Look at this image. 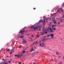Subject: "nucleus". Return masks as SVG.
<instances>
[{
	"label": "nucleus",
	"mask_w": 64,
	"mask_h": 64,
	"mask_svg": "<svg viewBox=\"0 0 64 64\" xmlns=\"http://www.w3.org/2000/svg\"><path fill=\"white\" fill-rule=\"evenodd\" d=\"M54 16H52L50 17V20L51 21H54Z\"/></svg>",
	"instance_id": "nucleus-1"
},
{
	"label": "nucleus",
	"mask_w": 64,
	"mask_h": 64,
	"mask_svg": "<svg viewBox=\"0 0 64 64\" xmlns=\"http://www.w3.org/2000/svg\"><path fill=\"white\" fill-rule=\"evenodd\" d=\"M33 26H31V27H30V28H33V29H34V31H35V30H36H36H37V29L38 28V27L36 26L35 27H33Z\"/></svg>",
	"instance_id": "nucleus-2"
},
{
	"label": "nucleus",
	"mask_w": 64,
	"mask_h": 64,
	"mask_svg": "<svg viewBox=\"0 0 64 64\" xmlns=\"http://www.w3.org/2000/svg\"><path fill=\"white\" fill-rule=\"evenodd\" d=\"M22 33H23V34H24V33H27V32L26 30H22Z\"/></svg>",
	"instance_id": "nucleus-3"
},
{
	"label": "nucleus",
	"mask_w": 64,
	"mask_h": 64,
	"mask_svg": "<svg viewBox=\"0 0 64 64\" xmlns=\"http://www.w3.org/2000/svg\"><path fill=\"white\" fill-rule=\"evenodd\" d=\"M43 20H44V21L45 22H46H46H47V20H48V19H47V20H46V19L45 18H44L43 17Z\"/></svg>",
	"instance_id": "nucleus-4"
},
{
	"label": "nucleus",
	"mask_w": 64,
	"mask_h": 64,
	"mask_svg": "<svg viewBox=\"0 0 64 64\" xmlns=\"http://www.w3.org/2000/svg\"><path fill=\"white\" fill-rule=\"evenodd\" d=\"M50 36H51V37H51V38H53L54 37V34H51L50 35Z\"/></svg>",
	"instance_id": "nucleus-5"
},
{
	"label": "nucleus",
	"mask_w": 64,
	"mask_h": 64,
	"mask_svg": "<svg viewBox=\"0 0 64 64\" xmlns=\"http://www.w3.org/2000/svg\"><path fill=\"white\" fill-rule=\"evenodd\" d=\"M45 45V44L43 42H42V47H44V46Z\"/></svg>",
	"instance_id": "nucleus-6"
},
{
	"label": "nucleus",
	"mask_w": 64,
	"mask_h": 64,
	"mask_svg": "<svg viewBox=\"0 0 64 64\" xmlns=\"http://www.w3.org/2000/svg\"><path fill=\"white\" fill-rule=\"evenodd\" d=\"M24 41L22 42V44H23V45L25 44V43H26V41H24V40H23Z\"/></svg>",
	"instance_id": "nucleus-7"
},
{
	"label": "nucleus",
	"mask_w": 64,
	"mask_h": 64,
	"mask_svg": "<svg viewBox=\"0 0 64 64\" xmlns=\"http://www.w3.org/2000/svg\"><path fill=\"white\" fill-rule=\"evenodd\" d=\"M44 33H45V32H43L41 34V36H42V35H44Z\"/></svg>",
	"instance_id": "nucleus-8"
},
{
	"label": "nucleus",
	"mask_w": 64,
	"mask_h": 64,
	"mask_svg": "<svg viewBox=\"0 0 64 64\" xmlns=\"http://www.w3.org/2000/svg\"><path fill=\"white\" fill-rule=\"evenodd\" d=\"M19 34H20V33H21V34H23V33L22 32V31L21 30L19 32Z\"/></svg>",
	"instance_id": "nucleus-9"
},
{
	"label": "nucleus",
	"mask_w": 64,
	"mask_h": 64,
	"mask_svg": "<svg viewBox=\"0 0 64 64\" xmlns=\"http://www.w3.org/2000/svg\"><path fill=\"white\" fill-rule=\"evenodd\" d=\"M22 55V56L23 57V58H25V56L23 54H21Z\"/></svg>",
	"instance_id": "nucleus-10"
},
{
	"label": "nucleus",
	"mask_w": 64,
	"mask_h": 64,
	"mask_svg": "<svg viewBox=\"0 0 64 64\" xmlns=\"http://www.w3.org/2000/svg\"><path fill=\"white\" fill-rule=\"evenodd\" d=\"M25 51L24 50L21 52V54H23V53H25Z\"/></svg>",
	"instance_id": "nucleus-11"
},
{
	"label": "nucleus",
	"mask_w": 64,
	"mask_h": 64,
	"mask_svg": "<svg viewBox=\"0 0 64 64\" xmlns=\"http://www.w3.org/2000/svg\"><path fill=\"white\" fill-rule=\"evenodd\" d=\"M60 8H59L58 10L57 11V12H59V10H60Z\"/></svg>",
	"instance_id": "nucleus-12"
},
{
	"label": "nucleus",
	"mask_w": 64,
	"mask_h": 64,
	"mask_svg": "<svg viewBox=\"0 0 64 64\" xmlns=\"http://www.w3.org/2000/svg\"><path fill=\"white\" fill-rule=\"evenodd\" d=\"M59 54V52H56V55H58Z\"/></svg>",
	"instance_id": "nucleus-13"
},
{
	"label": "nucleus",
	"mask_w": 64,
	"mask_h": 64,
	"mask_svg": "<svg viewBox=\"0 0 64 64\" xmlns=\"http://www.w3.org/2000/svg\"><path fill=\"white\" fill-rule=\"evenodd\" d=\"M6 51H10V50L9 49H8L6 50Z\"/></svg>",
	"instance_id": "nucleus-14"
},
{
	"label": "nucleus",
	"mask_w": 64,
	"mask_h": 64,
	"mask_svg": "<svg viewBox=\"0 0 64 64\" xmlns=\"http://www.w3.org/2000/svg\"><path fill=\"white\" fill-rule=\"evenodd\" d=\"M13 50H14V48H13L12 50H10V51L11 52L12 51H13Z\"/></svg>",
	"instance_id": "nucleus-15"
},
{
	"label": "nucleus",
	"mask_w": 64,
	"mask_h": 64,
	"mask_svg": "<svg viewBox=\"0 0 64 64\" xmlns=\"http://www.w3.org/2000/svg\"><path fill=\"white\" fill-rule=\"evenodd\" d=\"M55 26V25L53 24L52 26V28H53L54 27V26Z\"/></svg>",
	"instance_id": "nucleus-16"
},
{
	"label": "nucleus",
	"mask_w": 64,
	"mask_h": 64,
	"mask_svg": "<svg viewBox=\"0 0 64 64\" xmlns=\"http://www.w3.org/2000/svg\"><path fill=\"white\" fill-rule=\"evenodd\" d=\"M46 37H47V36H44V38H42V39H43L44 40V39H45V38H46Z\"/></svg>",
	"instance_id": "nucleus-17"
},
{
	"label": "nucleus",
	"mask_w": 64,
	"mask_h": 64,
	"mask_svg": "<svg viewBox=\"0 0 64 64\" xmlns=\"http://www.w3.org/2000/svg\"><path fill=\"white\" fill-rule=\"evenodd\" d=\"M21 39H23V36H22L21 37Z\"/></svg>",
	"instance_id": "nucleus-18"
},
{
	"label": "nucleus",
	"mask_w": 64,
	"mask_h": 64,
	"mask_svg": "<svg viewBox=\"0 0 64 64\" xmlns=\"http://www.w3.org/2000/svg\"><path fill=\"white\" fill-rule=\"evenodd\" d=\"M50 34H48V35L47 36H46V37H49L50 36Z\"/></svg>",
	"instance_id": "nucleus-19"
},
{
	"label": "nucleus",
	"mask_w": 64,
	"mask_h": 64,
	"mask_svg": "<svg viewBox=\"0 0 64 64\" xmlns=\"http://www.w3.org/2000/svg\"><path fill=\"white\" fill-rule=\"evenodd\" d=\"M58 64H62V62H59V63Z\"/></svg>",
	"instance_id": "nucleus-20"
},
{
	"label": "nucleus",
	"mask_w": 64,
	"mask_h": 64,
	"mask_svg": "<svg viewBox=\"0 0 64 64\" xmlns=\"http://www.w3.org/2000/svg\"><path fill=\"white\" fill-rule=\"evenodd\" d=\"M31 37H32V38H33V37H34V35H32L31 36Z\"/></svg>",
	"instance_id": "nucleus-21"
},
{
	"label": "nucleus",
	"mask_w": 64,
	"mask_h": 64,
	"mask_svg": "<svg viewBox=\"0 0 64 64\" xmlns=\"http://www.w3.org/2000/svg\"><path fill=\"white\" fill-rule=\"evenodd\" d=\"M48 39H50V38H48L46 39V40H48Z\"/></svg>",
	"instance_id": "nucleus-22"
},
{
	"label": "nucleus",
	"mask_w": 64,
	"mask_h": 64,
	"mask_svg": "<svg viewBox=\"0 0 64 64\" xmlns=\"http://www.w3.org/2000/svg\"><path fill=\"white\" fill-rule=\"evenodd\" d=\"M50 28V31H51L52 29H51V28Z\"/></svg>",
	"instance_id": "nucleus-23"
},
{
	"label": "nucleus",
	"mask_w": 64,
	"mask_h": 64,
	"mask_svg": "<svg viewBox=\"0 0 64 64\" xmlns=\"http://www.w3.org/2000/svg\"><path fill=\"white\" fill-rule=\"evenodd\" d=\"M17 54H16L14 56L15 57H17Z\"/></svg>",
	"instance_id": "nucleus-24"
},
{
	"label": "nucleus",
	"mask_w": 64,
	"mask_h": 64,
	"mask_svg": "<svg viewBox=\"0 0 64 64\" xmlns=\"http://www.w3.org/2000/svg\"><path fill=\"white\" fill-rule=\"evenodd\" d=\"M17 57H19V55H17Z\"/></svg>",
	"instance_id": "nucleus-25"
},
{
	"label": "nucleus",
	"mask_w": 64,
	"mask_h": 64,
	"mask_svg": "<svg viewBox=\"0 0 64 64\" xmlns=\"http://www.w3.org/2000/svg\"><path fill=\"white\" fill-rule=\"evenodd\" d=\"M19 56H20V57H21V56H22V55H21V54H19Z\"/></svg>",
	"instance_id": "nucleus-26"
},
{
	"label": "nucleus",
	"mask_w": 64,
	"mask_h": 64,
	"mask_svg": "<svg viewBox=\"0 0 64 64\" xmlns=\"http://www.w3.org/2000/svg\"><path fill=\"white\" fill-rule=\"evenodd\" d=\"M38 43L37 41H36V42H35V44H36L37 43Z\"/></svg>",
	"instance_id": "nucleus-27"
},
{
	"label": "nucleus",
	"mask_w": 64,
	"mask_h": 64,
	"mask_svg": "<svg viewBox=\"0 0 64 64\" xmlns=\"http://www.w3.org/2000/svg\"><path fill=\"white\" fill-rule=\"evenodd\" d=\"M63 11V10L62 9V10H60V11L61 12H62V11Z\"/></svg>",
	"instance_id": "nucleus-28"
},
{
	"label": "nucleus",
	"mask_w": 64,
	"mask_h": 64,
	"mask_svg": "<svg viewBox=\"0 0 64 64\" xmlns=\"http://www.w3.org/2000/svg\"><path fill=\"white\" fill-rule=\"evenodd\" d=\"M44 41V39H43V38H42V39L41 40V41Z\"/></svg>",
	"instance_id": "nucleus-29"
},
{
	"label": "nucleus",
	"mask_w": 64,
	"mask_h": 64,
	"mask_svg": "<svg viewBox=\"0 0 64 64\" xmlns=\"http://www.w3.org/2000/svg\"><path fill=\"white\" fill-rule=\"evenodd\" d=\"M44 29V30H45V31H46V30H47V29Z\"/></svg>",
	"instance_id": "nucleus-30"
},
{
	"label": "nucleus",
	"mask_w": 64,
	"mask_h": 64,
	"mask_svg": "<svg viewBox=\"0 0 64 64\" xmlns=\"http://www.w3.org/2000/svg\"><path fill=\"white\" fill-rule=\"evenodd\" d=\"M60 24V22H58V24Z\"/></svg>",
	"instance_id": "nucleus-31"
},
{
	"label": "nucleus",
	"mask_w": 64,
	"mask_h": 64,
	"mask_svg": "<svg viewBox=\"0 0 64 64\" xmlns=\"http://www.w3.org/2000/svg\"><path fill=\"white\" fill-rule=\"evenodd\" d=\"M8 63H11V61H8Z\"/></svg>",
	"instance_id": "nucleus-32"
},
{
	"label": "nucleus",
	"mask_w": 64,
	"mask_h": 64,
	"mask_svg": "<svg viewBox=\"0 0 64 64\" xmlns=\"http://www.w3.org/2000/svg\"><path fill=\"white\" fill-rule=\"evenodd\" d=\"M39 53V52H38V51H37L36 52V53Z\"/></svg>",
	"instance_id": "nucleus-33"
},
{
	"label": "nucleus",
	"mask_w": 64,
	"mask_h": 64,
	"mask_svg": "<svg viewBox=\"0 0 64 64\" xmlns=\"http://www.w3.org/2000/svg\"><path fill=\"white\" fill-rule=\"evenodd\" d=\"M50 31H51V32H53V30H50Z\"/></svg>",
	"instance_id": "nucleus-34"
},
{
	"label": "nucleus",
	"mask_w": 64,
	"mask_h": 64,
	"mask_svg": "<svg viewBox=\"0 0 64 64\" xmlns=\"http://www.w3.org/2000/svg\"><path fill=\"white\" fill-rule=\"evenodd\" d=\"M4 64H7V63L6 62H4Z\"/></svg>",
	"instance_id": "nucleus-35"
},
{
	"label": "nucleus",
	"mask_w": 64,
	"mask_h": 64,
	"mask_svg": "<svg viewBox=\"0 0 64 64\" xmlns=\"http://www.w3.org/2000/svg\"><path fill=\"white\" fill-rule=\"evenodd\" d=\"M56 30V28H53V30Z\"/></svg>",
	"instance_id": "nucleus-36"
},
{
	"label": "nucleus",
	"mask_w": 64,
	"mask_h": 64,
	"mask_svg": "<svg viewBox=\"0 0 64 64\" xmlns=\"http://www.w3.org/2000/svg\"><path fill=\"white\" fill-rule=\"evenodd\" d=\"M64 4H63V5H62V7H64Z\"/></svg>",
	"instance_id": "nucleus-37"
},
{
	"label": "nucleus",
	"mask_w": 64,
	"mask_h": 64,
	"mask_svg": "<svg viewBox=\"0 0 64 64\" xmlns=\"http://www.w3.org/2000/svg\"><path fill=\"white\" fill-rule=\"evenodd\" d=\"M18 63H19V64H21L22 62H19Z\"/></svg>",
	"instance_id": "nucleus-38"
},
{
	"label": "nucleus",
	"mask_w": 64,
	"mask_h": 64,
	"mask_svg": "<svg viewBox=\"0 0 64 64\" xmlns=\"http://www.w3.org/2000/svg\"><path fill=\"white\" fill-rule=\"evenodd\" d=\"M40 46H42V44H40L39 45Z\"/></svg>",
	"instance_id": "nucleus-39"
},
{
	"label": "nucleus",
	"mask_w": 64,
	"mask_h": 64,
	"mask_svg": "<svg viewBox=\"0 0 64 64\" xmlns=\"http://www.w3.org/2000/svg\"><path fill=\"white\" fill-rule=\"evenodd\" d=\"M54 23H55V24L56 23V22H54Z\"/></svg>",
	"instance_id": "nucleus-40"
},
{
	"label": "nucleus",
	"mask_w": 64,
	"mask_h": 64,
	"mask_svg": "<svg viewBox=\"0 0 64 64\" xmlns=\"http://www.w3.org/2000/svg\"><path fill=\"white\" fill-rule=\"evenodd\" d=\"M53 60V59H52L50 60V61H52Z\"/></svg>",
	"instance_id": "nucleus-41"
},
{
	"label": "nucleus",
	"mask_w": 64,
	"mask_h": 64,
	"mask_svg": "<svg viewBox=\"0 0 64 64\" xmlns=\"http://www.w3.org/2000/svg\"><path fill=\"white\" fill-rule=\"evenodd\" d=\"M2 60L3 61H4V58L2 59Z\"/></svg>",
	"instance_id": "nucleus-42"
},
{
	"label": "nucleus",
	"mask_w": 64,
	"mask_h": 64,
	"mask_svg": "<svg viewBox=\"0 0 64 64\" xmlns=\"http://www.w3.org/2000/svg\"><path fill=\"white\" fill-rule=\"evenodd\" d=\"M33 9L34 10H35V9H36V8H33Z\"/></svg>",
	"instance_id": "nucleus-43"
},
{
	"label": "nucleus",
	"mask_w": 64,
	"mask_h": 64,
	"mask_svg": "<svg viewBox=\"0 0 64 64\" xmlns=\"http://www.w3.org/2000/svg\"><path fill=\"white\" fill-rule=\"evenodd\" d=\"M42 20H40V22H41L42 21Z\"/></svg>",
	"instance_id": "nucleus-44"
},
{
	"label": "nucleus",
	"mask_w": 64,
	"mask_h": 64,
	"mask_svg": "<svg viewBox=\"0 0 64 64\" xmlns=\"http://www.w3.org/2000/svg\"><path fill=\"white\" fill-rule=\"evenodd\" d=\"M26 35H26H29V34H26V35Z\"/></svg>",
	"instance_id": "nucleus-45"
},
{
	"label": "nucleus",
	"mask_w": 64,
	"mask_h": 64,
	"mask_svg": "<svg viewBox=\"0 0 64 64\" xmlns=\"http://www.w3.org/2000/svg\"><path fill=\"white\" fill-rule=\"evenodd\" d=\"M10 54H12V52H10Z\"/></svg>",
	"instance_id": "nucleus-46"
},
{
	"label": "nucleus",
	"mask_w": 64,
	"mask_h": 64,
	"mask_svg": "<svg viewBox=\"0 0 64 64\" xmlns=\"http://www.w3.org/2000/svg\"><path fill=\"white\" fill-rule=\"evenodd\" d=\"M3 51H6V50H3Z\"/></svg>",
	"instance_id": "nucleus-47"
},
{
	"label": "nucleus",
	"mask_w": 64,
	"mask_h": 64,
	"mask_svg": "<svg viewBox=\"0 0 64 64\" xmlns=\"http://www.w3.org/2000/svg\"><path fill=\"white\" fill-rule=\"evenodd\" d=\"M21 46H20L19 47V48H21Z\"/></svg>",
	"instance_id": "nucleus-48"
},
{
	"label": "nucleus",
	"mask_w": 64,
	"mask_h": 64,
	"mask_svg": "<svg viewBox=\"0 0 64 64\" xmlns=\"http://www.w3.org/2000/svg\"><path fill=\"white\" fill-rule=\"evenodd\" d=\"M45 34H47V32H46Z\"/></svg>",
	"instance_id": "nucleus-49"
},
{
	"label": "nucleus",
	"mask_w": 64,
	"mask_h": 64,
	"mask_svg": "<svg viewBox=\"0 0 64 64\" xmlns=\"http://www.w3.org/2000/svg\"><path fill=\"white\" fill-rule=\"evenodd\" d=\"M33 50H34V49H32V50H31V51H32Z\"/></svg>",
	"instance_id": "nucleus-50"
},
{
	"label": "nucleus",
	"mask_w": 64,
	"mask_h": 64,
	"mask_svg": "<svg viewBox=\"0 0 64 64\" xmlns=\"http://www.w3.org/2000/svg\"><path fill=\"white\" fill-rule=\"evenodd\" d=\"M58 57H59V58H61V56H58Z\"/></svg>",
	"instance_id": "nucleus-51"
},
{
	"label": "nucleus",
	"mask_w": 64,
	"mask_h": 64,
	"mask_svg": "<svg viewBox=\"0 0 64 64\" xmlns=\"http://www.w3.org/2000/svg\"><path fill=\"white\" fill-rule=\"evenodd\" d=\"M34 64H36V63H35V62H34Z\"/></svg>",
	"instance_id": "nucleus-52"
},
{
	"label": "nucleus",
	"mask_w": 64,
	"mask_h": 64,
	"mask_svg": "<svg viewBox=\"0 0 64 64\" xmlns=\"http://www.w3.org/2000/svg\"><path fill=\"white\" fill-rule=\"evenodd\" d=\"M12 45H14V44L13 43L12 44Z\"/></svg>",
	"instance_id": "nucleus-53"
},
{
	"label": "nucleus",
	"mask_w": 64,
	"mask_h": 64,
	"mask_svg": "<svg viewBox=\"0 0 64 64\" xmlns=\"http://www.w3.org/2000/svg\"><path fill=\"white\" fill-rule=\"evenodd\" d=\"M34 48H35V49H37V48L36 47H35Z\"/></svg>",
	"instance_id": "nucleus-54"
},
{
	"label": "nucleus",
	"mask_w": 64,
	"mask_h": 64,
	"mask_svg": "<svg viewBox=\"0 0 64 64\" xmlns=\"http://www.w3.org/2000/svg\"><path fill=\"white\" fill-rule=\"evenodd\" d=\"M60 12H60H59V14L60 13V12Z\"/></svg>",
	"instance_id": "nucleus-55"
},
{
	"label": "nucleus",
	"mask_w": 64,
	"mask_h": 64,
	"mask_svg": "<svg viewBox=\"0 0 64 64\" xmlns=\"http://www.w3.org/2000/svg\"><path fill=\"white\" fill-rule=\"evenodd\" d=\"M30 39H32V38L30 37Z\"/></svg>",
	"instance_id": "nucleus-56"
},
{
	"label": "nucleus",
	"mask_w": 64,
	"mask_h": 64,
	"mask_svg": "<svg viewBox=\"0 0 64 64\" xmlns=\"http://www.w3.org/2000/svg\"><path fill=\"white\" fill-rule=\"evenodd\" d=\"M19 37H20V38H21V36H19Z\"/></svg>",
	"instance_id": "nucleus-57"
},
{
	"label": "nucleus",
	"mask_w": 64,
	"mask_h": 64,
	"mask_svg": "<svg viewBox=\"0 0 64 64\" xmlns=\"http://www.w3.org/2000/svg\"><path fill=\"white\" fill-rule=\"evenodd\" d=\"M54 59H56V58H54Z\"/></svg>",
	"instance_id": "nucleus-58"
},
{
	"label": "nucleus",
	"mask_w": 64,
	"mask_h": 64,
	"mask_svg": "<svg viewBox=\"0 0 64 64\" xmlns=\"http://www.w3.org/2000/svg\"><path fill=\"white\" fill-rule=\"evenodd\" d=\"M3 50V48H2L1 50H2H2Z\"/></svg>",
	"instance_id": "nucleus-59"
},
{
	"label": "nucleus",
	"mask_w": 64,
	"mask_h": 64,
	"mask_svg": "<svg viewBox=\"0 0 64 64\" xmlns=\"http://www.w3.org/2000/svg\"><path fill=\"white\" fill-rule=\"evenodd\" d=\"M24 29H26V27H24Z\"/></svg>",
	"instance_id": "nucleus-60"
},
{
	"label": "nucleus",
	"mask_w": 64,
	"mask_h": 64,
	"mask_svg": "<svg viewBox=\"0 0 64 64\" xmlns=\"http://www.w3.org/2000/svg\"><path fill=\"white\" fill-rule=\"evenodd\" d=\"M25 28H23L24 30H25Z\"/></svg>",
	"instance_id": "nucleus-61"
},
{
	"label": "nucleus",
	"mask_w": 64,
	"mask_h": 64,
	"mask_svg": "<svg viewBox=\"0 0 64 64\" xmlns=\"http://www.w3.org/2000/svg\"><path fill=\"white\" fill-rule=\"evenodd\" d=\"M10 61H12V59H10Z\"/></svg>",
	"instance_id": "nucleus-62"
},
{
	"label": "nucleus",
	"mask_w": 64,
	"mask_h": 64,
	"mask_svg": "<svg viewBox=\"0 0 64 64\" xmlns=\"http://www.w3.org/2000/svg\"><path fill=\"white\" fill-rule=\"evenodd\" d=\"M32 45H34V44H33Z\"/></svg>",
	"instance_id": "nucleus-63"
},
{
	"label": "nucleus",
	"mask_w": 64,
	"mask_h": 64,
	"mask_svg": "<svg viewBox=\"0 0 64 64\" xmlns=\"http://www.w3.org/2000/svg\"><path fill=\"white\" fill-rule=\"evenodd\" d=\"M63 59H64V56L63 57Z\"/></svg>",
	"instance_id": "nucleus-64"
}]
</instances>
